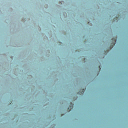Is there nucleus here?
<instances>
[{"mask_svg": "<svg viewBox=\"0 0 128 128\" xmlns=\"http://www.w3.org/2000/svg\"><path fill=\"white\" fill-rule=\"evenodd\" d=\"M74 106V104L72 102H70V106L68 108V112H70L72 110V108Z\"/></svg>", "mask_w": 128, "mask_h": 128, "instance_id": "obj_2", "label": "nucleus"}, {"mask_svg": "<svg viewBox=\"0 0 128 128\" xmlns=\"http://www.w3.org/2000/svg\"><path fill=\"white\" fill-rule=\"evenodd\" d=\"M84 92V89H82V92H78V94H83Z\"/></svg>", "mask_w": 128, "mask_h": 128, "instance_id": "obj_3", "label": "nucleus"}, {"mask_svg": "<svg viewBox=\"0 0 128 128\" xmlns=\"http://www.w3.org/2000/svg\"><path fill=\"white\" fill-rule=\"evenodd\" d=\"M99 68H100V66H99Z\"/></svg>", "mask_w": 128, "mask_h": 128, "instance_id": "obj_4", "label": "nucleus"}, {"mask_svg": "<svg viewBox=\"0 0 128 128\" xmlns=\"http://www.w3.org/2000/svg\"><path fill=\"white\" fill-rule=\"evenodd\" d=\"M112 45L110 46V50H112V48H114V44H116V38H113L112 39Z\"/></svg>", "mask_w": 128, "mask_h": 128, "instance_id": "obj_1", "label": "nucleus"}]
</instances>
